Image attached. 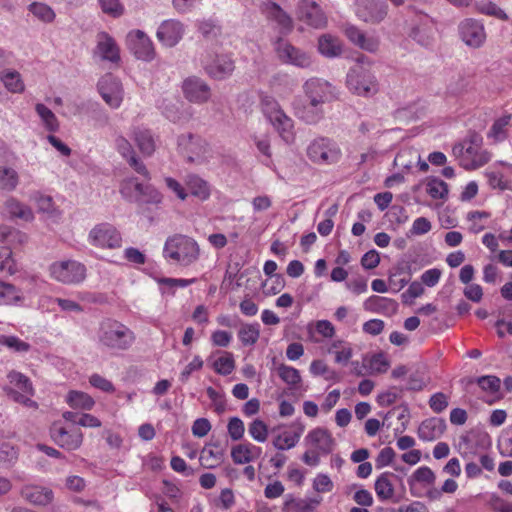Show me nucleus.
Here are the masks:
<instances>
[{"mask_svg": "<svg viewBox=\"0 0 512 512\" xmlns=\"http://www.w3.org/2000/svg\"><path fill=\"white\" fill-rule=\"evenodd\" d=\"M98 343L109 351H126L136 340L135 333L124 323L106 318L99 324Z\"/></svg>", "mask_w": 512, "mask_h": 512, "instance_id": "f257e3e1", "label": "nucleus"}, {"mask_svg": "<svg viewBox=\"0 0 512 512\" xmlns=\"http://www.w3.org/2000/svg\"><path fill=\"white\" fill-rule=\"evenodd\" d=\"M163 256L167 260L186 267L199 259L200 248L193 238L175 234L167 238L163 248Z\"/></svg>", "mask_w": 512, "mask_h": 512, "instance_id": "f03ea898", "label": "nucleus"}, {"mask_svg": "<svg viewBox=\"0 0 512 512\" xmlns=\"http://www.w3.org/2000/svg\"><path fill=\"white\" fill-rule=\"evenodd\" d=\"M481 144V136L474 133L453 146L452 153L460 166L466 170H475L490 161L489 153L481 150Z\"/></svg>", "mask_w": 512, "mask_h": 512, "instance_id": "7ed1b4c3", "label": "nucleus"}, {"mask_svg": "<svg viewBox=\"0 0 512 512\" xmlns=\"http://www.w3.org/2000/svg\"><path fill=\"white\" fill-rule=\"evenodd\" d=\"M260 104L264 116L281 139L286 143H292L295 139L293 119L284 112L279 102L270 95H263Z\"/></svg>", "mask_w": 512, "mask_h": 512, "instance_id": "20e7f679", "label": "nucleus"}, {"mask_svg": "<svg viewBox=\"0 0 512 512\" xmlns=\"http://www.w3.org/2000/svg\"><path fill=\"white\" fill-rule=\"evenodd\" d=\"M366 57L357 58V63L350 68L346 77L348 89L363 97H371L378 93L379 83L376 76L365 66Z\"/></svg>", "mask_w": 512, "mask_h": 512, "instance_id": "39448f33", "label": "nucleus"}, {"mask_svg": "<svg viewBox=\"0 0 512 512\" xmlns=\"http://www.w3.org/2000/svg\"><path fill=\"white\" fill-rule=\"evenodd\" d=\"M177 149L189 163L202 164L211 156L208 143L201 136L192 133L178 136Z\"/></svg>", "mask_w": 512, "mask_h": 512, "instance_id": "423d86ee", "label": "nucleus"}, {"mask_svg": "<svg viewBox=\"0 0 512 512\" xmlns=\"http://www.w3.org/2000/svg\"><path fill=\"white\" fill-rule=\"evenodd\" d=\"M307 156L316 164L330 165L339 161L341 149L332 139L318 137L308 145Z\"/></svg>", "mask_w": 512, "mask_h": 512, "instance_id": "0eeeda50", "label": "nucleus"}, {"mask_svg": "<svg viewBox=\"0 0 512 512\" xmlns=\"http://www.w3.org/2000/svg\"><path fill=\"white\" fill-rule=\"evenodd\" d=\"M53 279L63 284H79L86 278V267L75 260L54 262L49 267Z\"/></svg>", "mask_w": 512, "mask_h": 512, "instance_id": "6e6552de", "label": "nucleus"}, {"mask_svg": "<svg viewBox=\"0 0 512 512\" xmlns=\"http://www.w3.org/2000/svg\"><path fill=\"white\" fill-rule=\"evenodd\" d=\"M88 242L97 248L116 249L121 247V233L110 223L95 225L88 234Z\"/></svg>", "mask_w": 512, "mask_h": 512, "instance_id": "1a4fd4ad", "label": "nucleus"}, {"mask_svg": "<svg viewBox=\"0 0 512 512\" xmlns=\"http://www.w3.org/2000/svg\"><path fill=\"white\" fill-rule=\"evenodd\" d=\"M128 49L138 59L151 62L156 57L154 44L150 37L142 30H132L126 36Z\"/></svg>", "mask_w": 512, "mask_h": 512, "instance_id": "9d476101", "label": "nucleus"}, {"mask_svg": "<svg viewBox=\"0 0 512 512\" xmlns=\"http://www.w3.org/2000/svg\"><path fill=\"white\" fill-rule=\"evenodd\" d=\"M305 96L308 100L323 105L332 102L338 97V92L331 83L321 78H311L303 85Z\"/></svg>", "mask_w": 512, "mask_h": 512, "instance_id": "9b49d317", "label": "nucleus"}, {"mask_svg": "<svg viewBox=\"0 0 512 512\" xmlns=\"http://www.w3.org/2000/svg\"><path fill=\"white\" fill-rule=\"evenodd\" d=\"M355 12L363 22L378 24L387 16L388 5L384 0H355Z\"/></svg>", "mask_w": 512, "mask_h": 512, "instance_id": "f8f14e48", "label": "nucleus"}, {"mask_svg": "<svg viewBox=\"0 0 512 512\" xmlns=\"http://www.w3.org/2000/svg\"><path fill=\"white\" fill-rule=\"evenodd\" d=\"M460 39L471 48H480L486 41L484 24L473 18H466L458 25Z\"/></svg>", "mask_w": 512, "mask_h": 512, "instance_id": "ddd939ff", "label": "nucleus"}, {"mask_svg": "<svg viewBox=\"0 0 512 512\" xmlns=\"http://www.w3.org/2000/svg\"><path fill=\"white\" fill-rule=\"evenodd\" d=\"M98 91L107 105L113 109L120 107L124 90L121 81L108 73L105 74L98 82Z\"/></svg>", "mask_w": 512, "mask_h": 512, "instance_id": "4468645a", "label": "nucleus"}, {"mask_svg": "<svg viewBox=\"0 0 512 512\" xmlns=\"http://www.w3.org/2000/svg\"><path fill=\"white\" fill-rule=\"evenodd\" d=\"M50 435L57 445L69 451L78 449L83 442V434L80 429L75 427L68 429L58 422L51 426Z\"/></svg>", "mask_w": 512, "mask_h": 512, "instance_id": "2eb2a0df", "label": "nucleus"}, {"mask_svg": "<svg viewBox=\"0 0 512 512\" xmlns=\"http://www.w3.org/2000/svg\"><path fill=\"white\" fill-rule=\"evenodd\" d=\"M296 16L299 21L315 28H324L327 24V17L320 6L311 0H301L298 4Z\"/></svg>", "mask_w": 512, "mask_h": 512, "instance_id": "dca6fc26", "label": "nucleus"}, {"mask_svg": "<svg viewBox=\"0 0 512 512\" xmlns=\"http://www.w3.org/2000/svg\"><path fill=\"white\" fill-rule=\"evenodd\" d=\"M275 51L279 59L284 63L301 68H306L311 64V58L306 52L294 47L282 38H278L276 41Z\"/></svg>", "mask_w": 512, "mask_h": 512, "instance_id": "f3484780", "label": "nucleus"}, {"mask_svg": "<svg viewBox=\"0 0 512 512\" xmlns=\"http://www.w3.org/2000/svg\"><path fill=\"white\" fill-rule=\"evenodd\" d=\"M94 55L98 56L102 61H107L112 64H119L121 61L118 44L115 39L105 31H101L96 35Z\"/></svg>", "mask_w": 512, "mask_h": 512, "instance_id": "a211bd4d", "label": "nucleus"}, {"mask_svg": "<svg viewBox=\"0 0 512 512\" xmlns=\"http://www.w3.org/2000/svg\"><path fill=\"white\" fill-rule=\"evenodd\" d=\"M184 33L183 23L176 19H167L159 25L156 38L163 46L171 48L182 40Z\"/></svg>", "mask_w": 512, "mask_h": 512, "instance_id": "6ab92c4d", "label": "nucleus"}, {"mask_svg": "<svg viewBox=\"0 0 512 512\" xmlns=\"http://www.w3.org/2000/svg\"><path fill=\"white\" fill-rule=\"evenodd\" d=\"M204 70L215 80H225L233 74L235 62L228 54H216L204 63Z\"/></svg>", "mask_w": 512, "mask_h": 512, "instance_id": "aec40b11", "label": "nucleus"}, {"mask_svg": "<svg viewBox=\"0 0 512 512\" xmlns=\"http://www.w3.org/2000/svg\"><path fill=\"white\" fill-rule=\"evenodd\" d=\"M182 91L188 101L196 104L205 103L211 97L209 85L196 76L188 77L183 81Z\"/></svg>", "mask_w": 512, "mask_h": 512, "instance_id": "412c9836", "label": "nucleus"}, {"mask_svg": "<svg viewBox=\"0 0 512 512\" xmlns=\"http://www.w3.org/2000/svg\"><path fill=\"white\" fill-rule=\"evenodd\" d=\"M294 115L308 125H315L324 117L323 105L314 101H295L293 103Z\"/></svg>", "mask_w": 512, "mask_h": 512, "instance_id": "4be33fe9", "label": "nucleus"}, {"mask_svg": "<svg viewBox=\"0 0 512 512\" xmlns=\"http://www.w3.org/2000/svg\"><path fill=\"white\" fill-rule=\"evenodd\" d=\"M306 440L316 448V451L321 454H330L335 446V440L332 434L325 428L317 427L311 430Z\"/></svg>", "mask_w": 512, "mask_h": 512, "instance_id": "5701e85b", "label": "nucleus"}, {"mask_svg": "<svg viewBox=\"0 0 512 512\" xmlns=\"http://www.w3.org/2000/svg\"><path fill=\"white\" fill-rule=\"evenodd\" d=\"M446 427L444 419L437 417L428 418L420 424L418 437L423 441H434L443 435Z\"/></svg>", "mask_w": 512, "mask_h": 512, "instance_id": "b1692460", "label": "nucleus"}, {"mask_svg": "<svg viewBox=\"0 0 512 512\" xmlns=\"http://www.w3.org/2000/svg\"><path fill=\"white\" fill-rule=\"evenodd\" d=\"M347 38L355 45L368 52H376L379 48V40L374 36H367L359 28L349 25L345 29Z\"/></svg>", "mask_w": 512, "mask_h": 512, "instance_id": "393cba45", "label": "nucleus"}, {"mask_svg": "<svg viewBox=\"0 0 512 512\" xmlns=\"http://www.w3.org/2000/svg\"><path fill=\"white\" fill-rule=\"evenodd\" d=\"M21 496L34 505H47L53 500V491L50 488L27 485L21 490Z\"/></svg>", "mask_w": 512, "mask_h": 512, "instance_id": "a878e982", "label": "nucleus"}, {"mask_svg": "<svg viewBox=\"0 0 512 512\" xmlns=\"http://www.w3.org/2000/svg\"><path fill=\"white\" fill-rule=\"evenodd\" d=\"M184 183L190 194L201 201H206L211 195V185L197 174H187Z\"/></svg>", "mask_w": 512, "mask_h": 512, "instance_id": "bb28decb", "label": "nucleus"}, {"mask_svg": "<svg viewBox=\"0 0 512 512\" xmlns=\"http://www.w3.org/2000/svg\"><path fill=\"white\" fill-rule=\"evenodd\" d=\"M266 14L269 20L277 24L280 33L288 34L293 30L292 18L278 4H267Z\"/></svg>", "mask_w": 512, "mask_h": 512, "instance_id": "cd10ccee", "label": "nucleus"}, {"mask_svg": "<svg viewBox=\"0 0 512 512\" xmlns=\"http://www.w3.org/2000/svg\"><path fill=\"white\" fill-rule=\"evenodd\" d=\"M261 448L251 443L238 444L232 447L231 458L235 464H246L258 458Z\"/></svg>", "mask_w": 512, "mask_h": 512, "instance_id": "c85d7f7f", "label": "nucleus"}, {"mask_svg": "<svg viewBox=\"0 0 512 512\" xmlns=\"http://www.w3.org/2000/svg\"><path fill=\"white\" fill-rule=\"evenodd\" d=\"M433 19L427 14L420 15V23L411 31V37L422 46H429L432 42Z\"/></svg>", "mask_w": 512, "mask_h": 512, "instance_id": "c756f323", "label": "nucleus"}, {"mask_svg": "<svg viewBox=\"0 0 512 512\" xmlns=\"http://www.w3.org/2000/svg\"><path fill=\"white\" fill-rule=\"evenodd\" d=\"M132 137L144 156H151L156 149L154 136L149 129L136 127L133 129Z\"/></svg>", "mask_w": 512, "mask_h": 512, "instance_id": "7c9ffc66", "label": "nucleus"}, {"mask_svg": "<svg viewBox=\"0 0 512 512\" xmlns=\"http://www.w3.org/2000/svg\"><path fill=\"white\" fill-rule=\"evenodd\" d=\"M303 432L304 426L299 424L293 433L284 431L283 433L276 435L272 441V445L275 449L280 451L292 449L299 442Z\"/></svg>", "mask_w": 512, "mask_h": 512, "instance_id": "2f4dec72", "label": "nucleus"}, {"mask_svg": "<svg viewBox=\"0 0 512 512\" xmlns=\"http://www.w3.org/2000/svg\"><path fill=\"white\" fill-rule=\"evenodd\" d=\"M224 449L218 443H210L203 448L200 461L206 468H214L222 462Z\"/></svg>", "mask_w": 512, "mask_h": 512, "instance_id": "473e14b6", "label": "nucleus"}, {"mask_svg": "<svg viewBox=\"0 0 512 512\" xmlns=\"http://www.w3.org/2000/svg\"><path fill=\"white\" fill-rule=\"evenodd\" d=\"M4 211L11 218H19L24 221H31L34 218L32 210L15 198H9L5 201Z\"/></svg>", "mask_w": 512, "mask_h": 512, "instance_id": "72a5a7b5", "label": "nucleus"}, {"mask_svg": "<svg viewBox=\"0 0 512 512\" xmlns=\"http://www.w3.org/2000/svg\"><path fill=\"white\" fill-rule=\"evenodd\" d=\"M363 307L367 311L382 313L395 311L397 308V303L395 300L387 297L372 295L365 300Z\"/></svg>", "mask_w": 512, "mask_h": 512, "instance_id": "f704fd0d", "label": "nucleus"}, {"mask_svg": "<svg viewBox=\"0 0 512 512\" xmlns=\"http://www.w3.org/2000/svg\"><path fill=\"white\" fill-rule=\"evenodd\" d=\"M319 52L329 58L337 57L342 52L341 42L338 38L325 34L318 41Z\"/></svg>", "mask_w": 512, "mask_h": 512, "instance_id": "c9c22d12", "label": "nucleus"}, {"mask_svg": "<svg viewBox=\"0 0 512 512\" xmlns=\"http://www.w3.org/2000/svg\"><path fill=\"white\" fill-rule=\"evenodd\" d=\"M7 379L9 381V384L12 385L11 388H14L21 393L29 394L30 396L34 395L35 390L33 384L29 377H27L23 373L18 372L16 370H11L7 374Z\"/></svg>", "mask_w": 512, "mask_h": 512, "instance_id": "e433bc0d", "label": "nucleus"}, {"mask_svg": "<svg viewBox=\"0 0 512 512\" xmlns=\"http://www.w3.org/2000/svg\"><path fill=\"white\" fill-rule=\"evenodd\" d=\"M0 80L5 88L12 93H22L25 89L20 73L15 70H3L0 72Z\"/></svg>", "mask_w": 512, "mask_h": 512, "instance_id": "4c0bfd02", "label": "nucleus"}, {"mask_svg": "<svg viewBox=\"0 0 512 512\" xmlns=\"http://www.w3.org/2000/svg\"><path fill=\"white\" fill-rule=\"evenodd\" d=\"M143 183H140L136 177H129L122 181L120 186L121 195L130 202L139 201V195Z\"/></svg>", "mask_w": 512, "mask_h": 512, "instance_id": "58836bf2", "label": "nucleus"}, {"mask_svg": "<svg viewBox=\"0 0 512 512\" xmlns=\"http://www.w3.org/2000/svg\"><path fill=\"white\" fill-rule=\"evenodd\" d=\"M391 473H382L375 481V492L381 501L390 500L394 495V487L389 477Z\"/></svg>", "mask_w": 512, "mask_h": 512, "instance_id": "ea45409f", "label": "nucleus"}, {"mask_svg": "<svg viewBox=\"0 0 512 512\" xmlns=\"http://www.w3.org/2000/svg\"><path fill=\"white\" fill-rule=\"evenodd\" d=\"M67 402L73 409L91 410L95 401L91 396L79 391H70L67 395Z\"/></svg>", "mask_w": 512, "mask_h": 512, "instance_id": "a19ab883", "label": "nucleus"}, {"mask_svg": "<svg viewBox=\"0 0 512 512\" xmlns=\"http://www.w3.org/2000/svg\"><path fill=\"white\" fill-rule=\"evenodd\" d=\"M29 12L43 23H52L56 14L54 10L47 4L42 2H32L28 6Z\"/></svg>", "mask_w": 512, "mask_h": 512, "instance_id": "79ce46f5", "label": "nucleus"}, {"mask_svg": "<svg viewBox=\"0 0 512 512\" xmlns=\"http://www.w3.org/2000/svg\"><path fill=\"white\" fill-rule=\"evenodd\" d=\"M22 299L21 291L10 283L0 281V305H11Z\"/></svg>", "mask_w": 512, "mask_h": 512, "instance_id": "37998d69", "label": "nucleus"}, {"mask_svg": "<svg viewBox=\"0 0 512 512\" xmlns=\"http://www.w3.org/2000/svg\"><path fill=\"white\" fill-rule=\"evenodd\" d=\"M260 336V325L258 323L244 324L238 331V337L244 346L254 345Z\"/></svg>", "mask_w": 512, "mask_h": 512, "instance_id": "c03bdc74", "label": "nucleus"}, {"mask_svg": "<svg viewBox=\"0 0 512 512\" xmlns=\"http://www.w3.org/2000/svg\"><path fill=\"white\" fill-rule=\"evenodd\" d=\"M314 508V505L311 502L301 499L295 498L293 495H286L282 512H310Z\"/></svg>", "mask_w": 512, "mask_h": 512, "instance_id": "a18cd8bd", "label": "nucleus"}, {"mask_svg": "<svg viewBox=\"0 0 512 512\" xmlns=\"http://www.w3.org/2000/svg\"><path fill=\"white\" fill-rule=\"evenodd\" d=\"M276 372L280 379L289 386H297L301 382V375L299 370L292 366L279 364L276 367Z\"/></svg>", "mask_w": 512, "mask_h": 512, "instance_id": "49530a36", "label": "nucleus"}, {"mask_svg": "<svg viewBox=\"0 0 512 512\" xmlns=\"http://www.w3.org/2000/svg\"><path fill=\"white\" fill-rule=\"evenodd\" d=\"M35 110L48 131L55 132L58 130L59 122L52 110L42 103L36 104Z\"/></svg>", "mask_w": 512, "mask_h": 512, "instance_id": "de8ad7c7", "label": "nucleus"}, {"mask_svg": "<svg viewBox=\"0 0 512 512\" xmlns=\"http://www.w3.org/2000/svg\"><path fill=\"white\" fill-rule=\"evenodd\" d=\"M435 480L436 476L431 468L427 466H421L413 472V474L408 479V483L409 485H413L417 482L430 486L435 483Z\"/></svg>", "mask_w": 512, "mask_h": 512, "instance_id": "09e8293b", "label": "nucleus"}, {"mask_svg": "<svg viewBox=\"0 0 512 512\" xmlns=\"http://www.w3.org/2000/svg\"><path fill=\"white\" fill-rule=\"evenodd\" d=\"M0 345L16 353H26L31 348L29 343L13 335H0Z\"/></svg>", "mask_w": 512, "mask_h": 512, "instance_id": "8fccbe9b", "label": "nucleus"}, {"mask_svg": "<svg viewBox=\"0 0 512 512\" xmlns=\"http://www.w3.org/2000/svg\"><path fill=\"white\" fill-rule=\"evenodd\" d=\"M19 182L18 173L9 167L0 168V188L6 191L14 190Z\"/></svg>", "mask_w": 512, "mask_h": 512, "instance_id": "3c124183", "label": "nucleus"}, {"mask_svg": "<svg viewBox=\"0 0 512 512\" xmlns=\"http://www.w3.org/2000/svg\"><path fill=\"white\" fill-rule=\"evenodd\" d=\"M235 368L233 354L225 352L223 356L216 359L213 363V369L220 375H229Z\"/></svg>", "mask_w": 512, "mask_h": 512, "instance_id": "603ef678", "label": "nucleus"}, {"mask_svg": "<svg viewBox=\"0 0 512 512\" xmlns=\"http://www.w3.org/2000/svg\"><path fill=\"white\" fill-rule=\"evenodd\" d=\"M475 7L476 10L481 14L493 16L504 21L509 19L508 15L493 2H477Z\"/></svg>", "mask_w": 512, "mask_h": 512, "instance_id": "864d4df0", "label": "nucleus"}, {"mask_svg": "<svg viewBox=\"0 0 512 512\" xmlns=\"http://www.w3.org/2000/svg\"><path fill=\"white\" fill-rule=\"evenodd\" d=\"M426 191L433 199H445L448 195V185L441 179L433 178L428 181Z\"/></svg>", "mask_w": 512, "mask_h": 512, "instance_id": "5fc2aeb1", "label": "nucleus"}, {"mask_svg": "<svg viewBox=\"0 0 512 512\" xmlns=\"http://www.w3.org/2000/svg\"><path fill=\"white\" fill-rule=\"evenodd\" d=\"M161 193L150 184H143L139 195V203L159 204L162 202Z\"/></svg>", "mask_w": 512, "mask_h": 512, "instance_id": "6e6d98bb", "label": "nucleus"}, {"mask_svg": "<svg viewBox=\"0 0 512 512\" xmlns=\"http://www.w3.org/2000/svg\"><path fill=\"white\" fill-rule=\"evenodd\" d=\"M5 391L8 397L11 398L14 402L21 404L29 409H38V403L32 400V396H30L29 394L21 393L14 388H5Z\"/></svg>", "mask_w": 512, "mask_h": 512, "instance_id": "4d7b16f0", "label": "nucleus"}, {"mask_svg": "<svg viewBox=\"0 0 512 512\" xmlns=\"http://www.w3.org/2000/svg\"><path fill=\"white\" fill-rule=\"evenodd\" d=\"M12 251L8 247H0V272L12 275L16 272Z\"/></svg>", "mask_w": 512, "mask_h": 512, "instance_id": "13d9d810", "label": "nucleus"}, {"mask_svg": "<svg viewBox=\"0 0 512 512\" xmlns=\"http://www.w3.org/2000/svg\"><path fill=\"white\" fill-rule=\"evenodd\" d=\"M101 10L111 17L118 18L124 14V6L119 0H99Z\"/></svg>", "mask_w": 512, "mask_h": 512, "instance_id": "bf43d9fd", "label": "nucleus"}, {"mask_svg": "<svg viewBox=\"0 0 512 512\" xmlns=\"http://www.w3.org/2000/svg\"><path fill=\"white\" fill-rule=\"evenodd\" d=\"M249 434L257 442H265L268 436L267 425L260 419H255L249 425Z\"/></svg>", "mask_w": 512, "mask_h": 512, "instance_id": "052dcab7", "label": "nucleus"}, {"mask_svg": "<svg viewBox=\"0 0 512 512\" xmlns=\"http://www.w3.org/2000/svg\"><path fill=\"white\" fill-rule=\"evenodd\" d=\"M478 386L485 392L496 393L500 389V379L494 375L481 376L476 379Z\"/></svg>", "mask_w": 512, "mask_h": 512, "instance_id": "680f3d73", "label": "nucleus"}, {"mask_svg": "<svg viewBox=\"0 0 512 512\" xmlns=\"http://www.w3.org/2000/svg\"><path fill=\"white\" fill-rule=\"evenodd\" d=\"M228 434L232 440H240L245 432L243 421L238 417H232L227 425Z\"/></svg>", "mask_w": 512, "mask_h": 512, "instance_id": "e2e57ef3", "label": "nucleus"}, {"mask_svg": "<svg viewBox=\"0 0 512 512\" xmlns=\"http://www.w3.org/2000/svg\"><path fill=\"white\" fill-rule=\"evenodd\" d=\"M429 406L435 413H441L448 407V397L442 393H434L429 399Z\"/></svg>", "mask_w": 512, "mask_h": 512, "instance_id": "0e129e2a", "label": "nucleus"}, {"mask_svg": "<svg viewBox=\"0 0 512 512\" xmlns=\"http://www.w3.org/2000/svg\"><path fill=\"white\" fill-rule=\"evenodd\" d=\"M370 368L375 373H384L389 367V362L383 353H376L369 360Z\"/></svg>", "mask_w": 512, "mask_h": 512, "instance_id": "69168bd1", "label": "nucleus"}, {"mask_svg": "<svg viewBox=\"0 0 512 512\" xmlns=\"http://www.w3.org/2000/svg\"><path fill=\"white\" fill-rule=\"evenodd\" d=\"M115 145L117 151L121 154L123 158H125L127 161L131 159L132 156L136 155V152L134 151L132 145L130 142L124 138L123 136H118L115 140Z\"/></svg>", "mask_w": 512, "mask_h": 512, "instance_id": "338daca9", "label": "nucleus"}, {"mask_svg": "<svg viewBox=\"0 0 512 512\" xmlns=\"http://www.w3.org/2000/svg\"><path fill=\"white\" fill-rule=\"evenodd\" d=\"M313 488L319 493L330 492L333 489V482L326 474H318L313 481Z\"/></svg>", "mask_w": 512, "mask_h": 512, "instance_id": "774afa93", "label": "nucleus"}]
</instances>
